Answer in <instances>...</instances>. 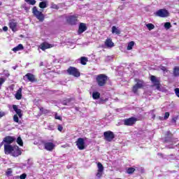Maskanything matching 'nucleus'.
<instances>
[{
    "instance_id": "f257e3e1",
    "label": "nucleus",
    "mask_w": 179,
    "mask_h": 179,
    "mask_svg": "<svg viewBox=\"0 0 179 179\" xmlns=\"http://www.w3.org/2000/svg\"><path fill=\"white\" fill-rule=\"evenodd\" d=\"M32 13L34 16H35V17H36V19L39 20V22H44V19H45L44 14H43L41 11L38 10L36 6H34L32 8Z\"/></svg>"
},
{
    "instance_id": "f03ea898",
    "label": "nucleus",
    "mask_w": 179,
    "mask_h": 179,
    "mask_svg": "<svg viewBox=\"0 0 179 179\" xmlns=\"http://www.w3.org/2000/svg\"><path fill=\"white\" fill-rule=\"evenodd\" d=\"M96 82L99 86H104L106 82H107V76L104 74L97 76Z\"/></svg>"
},
{
    "instance_id": "7ed1b4c3",
    "label": "nucleus",
    "mask_w": 179,
    "mask_h": 179,
    "mask_svg": "<svg viewBox=\"0 0 179 179\" xmlns=\"http://www.w3.org/2000/svg\"><path fill=\"white\" fill-rule=\"evenodd\" d=\"M67 72L69 75H72V76H74L75 78H79V76H80V73L75 67L70 66L68 69Z\"/></svg>"
},
{
    "instance_id": "20e7f679",
    "label": "nucleus",
    "mask_w": 179,
    "mask_h": 179,
    "mask_svg": "<svg viewBox=\"0 0 179 179\" xmlns=\"http://www.w3.org/2000/svg\"><path fill=\"white\" fill-rule=\"evenodd\" d=\"M169 13L166 9H159L155 13V16L159 17H168Z\"/></svg>"
},
{
    "instance_id": "39448f33",
    "label": "nucleus",
    "mask_w": 179,
    "mask_h": 179,
    "mask_svg": "<svg viewBox=\"0 0 179 179\" xmlns=\"http://www.w3.org/2000/svg\"><path fill=\"white\" fill-rule=\"evenodd\" d=\"M137 121L138 119L136 117H129L124 120V124L127 125V127H131L134 125Z\"/></svg>"
},
{
    "instance_id": "423d86ee",
    "label": "nucleus",
    "mask_w": 179,
    "mask_h": 179,
    "mask_svg": "<svg viewBox=\"0 0 179 179\" xmlns=\"http://www.w3.org/2000/svg\"><path fill=\"white\" fill-rule=\"evenodd\" d=\"M103 136L105 140L108 142H111V141H113V139L115 137L114 136V133L111 131H105L103 133Z\"/></svg>"
},
{
    "instance_id": "0eeeda50",
    "label": "nucleus",
    "mask_w": 179,
    "mask_h": 179,
    "mask_svg": "<svg viewBox=\"0 0 179 179\" xmlns=\"http://www.w3.org/2000/svg\"><path fill=\"white\" fill-rule=\"evenodd\" d=\"M77 148H78L79 150H84L86 148L85 145V139L82 138H78L77 141L76 142Z\"/></svg>"
},
{
    "instance_id": "6e6552de",
    "label": "nucleus",
    "mask_w": 179,
    "mask_h": 179,
    "mask_svg": "<svg viewBox=\"0 0 179 179\" xmlns=\"http://www.w3.org/2000/svg\"><path fill=\"white\" fill-rule=\"evenodd\" d=\"M15 146L10 144H4V153L5 155H11Z\"/></svg>"
},
{
    "instance_id": "1a4fd4ad",
    "label": "nucleus",
    "mask_w": 179,
    "mask_h": 179,
    "mask_svg": "<svg viewBox=\"0 0 179 179\" xmlns=\"http://www.w3.org/2000/svg\"><path fill=\"white\" fill-rule=\"evenodd\" d=\"M24 80H29V82H31L33 83L34 82H36V76L34 75L28 73L23 77Z\"/></svg>"
},
{
    "instance_id": "9d476101",
    "label": "nucleus",
    "mask_w": 179,
    "mask_h": 179,
    "mask_svg": "<svg viewBox=\"0 0 179 179\" xmlns=\"http://www.w3.org/2000/svg\"><path fill=\"white\" fill-rule=\"evenodd\" d=\"M22 155V151L19 148L17 145H14V148L13 149V151L11 152V156H13L14 157H17V156H20Z\"/></svg>"
},
{
    "instance_id": "9b49d317",
    "label": "nucleus",
    "mask_w": 179,
    "mask_h": 179,
    "mask_svg": "<svg viewBox=\"0 0 179 179\" xmlns=\"http://www.w3.org/2000/svg\"><path fill=\"white\" fill-rule=\"evenodd\" d=\"M66 22H68L69 24H76L78 22V18L75 15H70L66 17Z\"/></svg>"
},
{
    "instance_id": "f8f14e48",
    "label": "nucleus",
    "mask_w": 179,
    "mask_h": 179,
    "mask_svg": "<svg viewBox=\"0 0 179 179\" xmlns=\"http://www.w3.org/2000/svg\"><path fill=\"white\" fill-rule=\"evenodd\" d=\"M44 146L45 149L46 150H48L49 152H52V150H54V148H55V145L54 144V143L50 142L45 143Z\"/></svg>"
},
{
    "instance_id": "ddd939ff",
    "label": "nucleus",
    "mask_w": 179,
    "mask_h": 179,
    "mask_svg": "<svg viewBox=\"0 0 179 179\" xmlns=\"http://www.w3.org/2000/svg\"><path fill=\"white\" fill-rule=\"evenodd\" d=\"M15 139H16L15 137L8 136L3 138V141L6 143V145H10V143H13Z\"/></svg>"
},
{
    "instance_id": "4468645a",
    "label": "nucleus",
    "mask_w": 179,
    "mask_h": 179,
    "mask_svg": "<svg viewBox=\"0 0 179 179\" xmlns=\"http://www.w3.org/2000/svg\"><path fill=\"white\" fill-rule=\"evenodd\" d=\"M104 44H105L106 48H113V47H114V43L113 40H111V38H108L105 41Z\"/></svg>"
},
{
    "instance_id": "2eb2a0df",
    "label": "nucleus",
    "mask_w": 179,
    "mask_h": 179,
    "mask_svg": "<svg viewBox=\"0 0 179 179\" xmlns=\"http://www.w3.org/2000/svg\"><path fill=\"white\" fill-rule=\"evenodd\" d=\"M87 30V27H86V24L85 23H80L78 28V33L79 34H82L84 31H86Z\"/></svg>"
},
{
    "instance_id": "dca6fc26",
    "label": "nucleus",
    "mask_w": 179,
    "mask_h": 179,
    "mask_svg": "<svg viewBox=\"0 0 179 179\" xmlns=\"http://www.w3.org/2000/svg\"><path fill=\"white\" fill-rule=\"evenodd\" d=\"M134 80H135V82L136 83L135 84V85H136L137 87H138V88H140V89H142V87H143V86H145V83L143 82V80H139V79H136V78Z\"/></svg>"
},
{
    "instance_id": "f3484780",
    "label": "nucleus",
    "mask_w": 179,
    "mask_h": 179,
    "mask_svg": "<svg viewBox=\"0 0 179 179\" xmlns=\"http://www.w3.org/2000/svg\"><path fill=\"white\" fill-rule=\"evenodd\" d=\"M150 80L153 83L154 86L156 85H160V80L155 76H150Z\"/></svg>"
},
{
    "instance_id": "a211bd4d",
    "label": "nucleus",
    "mask_w": 179,
    "mask_h": 179,
    "mask_svg": "<svg viewBox=\"0 0 179 179\" xmlns=\"http://www.w3.org/2000/svg\"><path fill=\"white\" fill-rule=\"evenodd\" d=\"M13 108L14 111H15L16 114H17L19 118H22V117H23V114H22V110L17 108V106L13 105Z\"/></svg>"
},
{
    "instance_id": "6ab92c4d",
    "label": "nucleus",
    "mask_w": 179,
    "mask_h": 179,
    "mask_svg": "<svg viewBox=\"0 0 179 179\" xmlns=\"http://www.w3.org/2000/svg\"><path fill=\"white\" fill-rule=\"evenodd\" d=\"M52 45L49 44L48 43H43L41 45L40 48L41 50H42L43 51H45V50H47L48 48H52Z\"/></svg>"
},
{
    "instance_id": "aec40b11",
    "label": "nucleus",
    "mask_w": 179,
    "mask_h": 179,
    "mask_svg": "<svg viewBox=\"0 0 179 179\" xmlns=\"http://www.w3.org/2000/svg\"><path fill=\"white\" fill-rule=\"evenodd\" d=\"M16 26H17V23L15 21H10L9 23V27L13 31H16Z\"/></svg>"
},
{
    "instance_id": "412c9836",
    "label": "nucleus",
    "mask_w": 179,
    "mask_h": 179,
    "mask_svg": "<svg viewBox=\"0 0 179 179\" xmlns=\"http://www.w3.org/2000/svg\"><path fill=\"white\" fill-rule=\"evenodd\" d=\"M15 96L17 100H22V87L18 89Z\"/></svg>"
},
{
    "instance_id": "4be33fe9",
    "label": "nucleus",
    "mask_w": 179,
    "mask_h": 179,
    "mask_svg": "<svg viewBox=\"0 0 179 179\" xmlns=\"http://www.w3.org/2000/svg\"><path fill=\"white\" fill-rule=\"evenodd\" d=\"M24 48L23 47L22 44H19L17 46L15 47L12 49V51L14 52H17V51H21V50H23Z\"/></svg>"
},
{
    "instance_id": "5701e85b",
    "label": "nucleus",
    "mask_w": 179,
    "mask_h": 179,
    "mask_svg": "<svg viewBox=\"0 0 179 179\" xmlns=\"http://www.w3.org/2000/svg\"><path fill=\"white\" fill-rule=\"evenodd\" d=\"M112 33L113 34H121V31L118 27L113 26L112 27Z\"/></svg>"
},
{
    "instance_id": "b1692460",
    "label": "nucleus",
    "mask_w": 179,
    "mask_h": 179,
    "mask_svg": "<svg viewBox=\"0 0 179 179\" xmlns=\"http://www.w3.org/2000/svg\"><path fill=\"white\" fill-rule=\"evenodd\" d=\"M173 76L176 78L179 76V67L178 66H175L173 69Z\"/></svg>"
},
{
    "instance_id": "393cba45",
    "label": "nucleus",
    "mask_w": 179,
    "mask_h": 179,
    "mask_svg": "<svg viewBox=\"0 0 179 179\" xmlns=\"http://www.w3.org/2000/svg\"><path fill=\"white\" fill-rule=\"evenodd\" d=\"M92 98L94 99V100H97L99 99H100V93L95 92L92 93Z\"/></svg>"
},
{
    "instance_id": "a878e982",
    "label": "nucleus",
    "mask_w": 179,
    "mask_h": 179,
    "mask_svg": "<svg viewBox=\"0 0 179 179\" xmlns=\"http://www.w3.org/2000/svg\"><path fill=\"white\" fill-rule=\"evenodd\" d=\"M134 45H135V42L134 41L129 42L127 45L128 51H130V50H132V48H134Z\"/></svg>"
},
{
    "instance_id": "bb28decb",
    "label": "nucleus",
    "mask_w": 179,
    "mask_h": 179,
    "mask_svg": "<svg viewBox=\"0 0 179 179\" xmlns=\"http://www.w3.org/2000/svg\"><path fill=\"white\" fill-rule=\"evenodd\" d=\"M97 168H98V171H104V166H103V164L100 162L97 164Z\"/></svg>"
},
{
    "instance_id": "cd10ccee",
    "label": "nucleus",
    "mask_w": 179,
    "mask_h": 179,
    "mask_svg": "<svg viewBox=\"0 0 179 179\" xmlns=\"http://www.w3.org/2000/svg\"><path fill=\"white\" fill-rule=\"evenodd\" d=\"M39 8H41V9H44L47 8V3L45 1L41 2L39 3Z\"/></svg>"
},
{
    "instance_id": "c85d7f7f",
    "label": "nucleus",
    "mask_w": 179,
    "mask_h": 179,
    "mask_svg": "<svg viewBox=\"0 0 179 179\" xmlns=\"http://www.w3.org/2000/svg\"><path fill=\"white\" fill-rule=\"evenodd\" d=\"M86 62H87V58L82 57L80 59V64H82V65H86Z\"/></svg>"
},
{
    "instance_id": "c756f323",
    "label": "nucleus",
    "mask_w": 179,
    "mask_h": 179,
    "mask_svg": "<svg viewBox=\"0 0 179 179\" xmlns=\"http://www.w3.org/2000/svg\"><path fill=\"white\" fill-rule=\"evenodd\" d=\"M169 117H170V113H165L164 117H159V120H168Z\"/></svg>"
},
{
    "instance_id": "7c9ffc66",
    "label": "nucleus",
    "mask_w": 179,
    "mask_h": 179,
    "mask_svg": "<svg viewBox=\"0 0 179 179\" xmlns=\"http://www.w3.org/2000/svg\"><path fill=\"white\" fill-rule=\"evenodd\" d=\"M146 27L147 29H148V30H153V29H155V25L153 24L149 23L146 24Z\"/></svg>"
},
{
    "instance_id": "2f4dec72",
    "label": "nucleus",
    "mask_w": 179,
    "mask_h": 179,
    "mask_svg": "<svg viewBox=\"0 0 179 179\" xmlns=\"http://www.w3.org/2000/svg\"><path fill=\"white\" fill-rule=\"evenodd\" d=\"M13 121L14 122H17V124H22V122H20V121L19 120V117H17V115H14Z\"/></svg>"
},
{
    "instance_id": "473e14b6",
    "label": "nucleus",
    "mask_w": 179,
    "mask_h": 179,
    "mask_svg": "<svg viewBox=\"0 0 179 179\" xmlns=\"http://www.w3.org/2000/svg\"><path fill=\"white\" fill-rule=\"evenodd\" d=\"M164 28L166 30H169V29H171V24L170 22H165L164 24Z\"/></svg>"
},
{
    "instance_id": "72a5a7b5",
    "label": "nucleus",
    "mask_w": 179,
    "mask_h": 179,
    "mask_svg": "<svg viewBox=\"0 0 179 179\" xmlns=\"http://www.w3.org/2000/svg\"><path fill=\"white\" fill-rule=\"evenodd\" d=\"M17 143H18V145H20V146H23V141L22 140V138L18 137L17 138Z\"/></svg>"
},
{
    "instance_id": "f704fd0d",
    "label": "nucleus",
    "mask_w": 179,
    "mask_h": 179,
    "mask_svg": "<svg viewBox=\"0 0 179 179\" xmlns=\"http://www.w3.org/2000/svg\"><path fill=\"white\" fill-rule=\"evenodd\" d=\"M29 5H36V0H24Z\"/></svg>"
},
{
    "instance_id": "c9c22d12",
    "label": "nucleus",
    "mask_w": 179,
    "mask_h": 179,
    "mask_svg": "<svg viewBox=\"0 0 179 179\" xmlns=\"http://www.w3.org/2000/svg\"><path fill=\"white\" fill-rule=\"evenodd\" d=\"M134 171H135V169H134V168H129L127 170V174H132V173H134Z\"/></svg>"
},
{
    "instance_id": "e433bc0d",
    "label": "nucleus",
    "mask_w": 179,
    "mask_h": 179,
    "mask_svg": "<svg viewBox=\"0 0 179 179\" xmlns=\"http://www.w3.org/2000/svg\"><path fill=\"white\" fill-rule=\"evenodd\" d=\"M101 176H103V171H97V173H96V176L98 178H101Z\"/></svg>"
},
{
    "instance_id": "4c0bfd02",
    "label": "nucleus",
    "mask_w": 179,
    "mask_h": 179,
    "mask_svg": "<svg viewBox=\"0 0 179 179\" xmlns=\"http://www.w3.org/2000/svg\"><path fill=\"white\" fill-rule=\"evenodd\" d=\"M5 83V78H0V90L1 87H2V85Z\"/></svg>"
},
{
    "instance_id": "58836bf2",
    "label": "nucleus",
    "mask_w": 179,
    "mask_h": 179,
    "mask_svg": "<svg viewBox=\"0 0 179 179\" xmlns=\"http://www.w3.org/2000/svg\"><path fill=\"white\" fill-rule=\"evenodd\" d=\"M138 89H141V88H138V87H137L136 85H134V86L133 87V89H132L133 92H134V93H138Z\"/></svg>"
},
{
    "instance_id": "ea45409f",
    "label": "nucleus",
    "mask_w": 179,
    "mask_h": 179,
    "mask_svg": "<svg viewBox=\"0 0 179 179\" xmlns=\"http://www.w3.org/2000/svg\"><path fill=\"white\" fill-rule=\"evenodd\" d=\"M68 103H71V99H66L63 101L64 106H68Z\"/></svg>"
},
{
    "instance_id": "a19ab883",
    "label": "nucleus",
    "mask_w": 179,
    "mask_h": 179,
    "mask_svg": "<svg viewBox=\"0 0 179 179\" xmlns=\"http://www.w3.org/2000/svg\"><path fill=\"white\" fill-rule=\"evenodd\" d=\"M12 175V169H8L6 171V176H11Z\"/></svg>"
},
{
    "instance_id": "79ce46f5",
    "label": "nucleus",
    "mask_w": 179,
    "mask_h": 179,
    "mask_svg": "<svg viewBox=\"0 0 179 179\" xmlns=\"http://www.w3.org/2000/svg\"><path fill=\"white\" fill-rule=\"evenodd\" d=\"M27 177V175L26 173H22L21 176H20V179H26Z\"/></svg>"
},
{
    "instance_id": "37998d69",
    "label": "nucleus",
    "mask_w": 179,
    "mask_h": 179,
    "mask_svg": "<svg viewBox=\"0 0 179 179\" xmlns=\"http://www.w3.org/2000/svg\"><path fill=\"white\" fill-rule=\"evenodd\" d=\"M175 94L177 96V97H179V88H176L174 90Z\"/></svg>"
},
{
    "instance_id": "c03bdc74",
    "label": "nucleus",
    "mask_w": 179,
    "mask_h": 179,
    "mask_svg": "<svg viewBox=\"0 0 179 179\" xmlns=\"http://www.w3.org/2000/svg\"><path fill=\"white\" fill-rule=\"evenodd\" d=\"M57 129L58 131H59L60 132H62V131L64 129V127H62V126L61 124H59L57 126Z\"/></svg>"
},
{
    "instance_id": "a18cd8bd",
    "label": "nucleus",
    "mask_w": 179,
    "mask_h": 179,
    "mask_svg": "<svg viewBox=\"0 0 179 179\" xmlns=\"http://www.w3.org/2000/svg\"><path fill=\"white\" fill-rule=\"evenodd\" d=\"M177 120H178V116L174 117L172 119V122H173L174 124H176V122H177Z\"/></svg>"
},
{
    "instance_id": "49530a36",
    "label": "nucleus",
    "mask_w": 179,
    "mask_h": 179,
    "mask_svg": "<svg viewBox=\"0 0 179 179\" xmlns=\"http://www.w3.org/2000/svg\"><path fill=\"white\" fill-rule=\"evenodd\" d=\"M48 129H49V131H54L55 128L53 125H49L48 127Z\"/></svg>"
},
{
    "instance_id": "de8ad7c7",
    "label": "nucleus",
    "mask_w": 179,
    "mask_h": 179,
    "mask_svg": "<svg viewBox=\"0 0 179 179\" xmlns=\"http://www.w3.org/2000/svg\"><path fill=\"white\" fill-rule=\"evenodd\" d=\"M51 8L52 9H58V6L57 4H52Z\"/></svg>"
},
{
    "instance_id": "09e8293b",
    "label": "nucleus",
    "mask_w": 179,
    "mask_h": 179,
    "mask_svg": "<svg viewBox=\"0 0 179 179\" xmlns=\"http://www.w3.org/2000/svg\"><path fill=\"white\" fill-rule=\"evenodd\" d=\"M6 113L5 112H0V118H2V117H5Z\"/></svg>"
},
{
    "instance_id": "8fccbe9b",
    "label": "nucleus",
    "mask_w": 179,
    "mask_h": 179,
    "mask_svg": "<svg viewBox=\"0 0 179 179\" xmlns=\"http://www.w3.org/2000/svg\"><path fill=\"white\" fill-rule=\"evenodd\" d=\"M23 8L24 9V10H26V12H29V9H30V8H29V7H27V6H23Z\"/></svg>"
},
{
    "instance_id": "3c124183",
    "label": "nucleus",
    "mask_w": 179,
    "mask_h": 179,
    "mask_svg": "<svg viewBox=\"0 0 179 179\" xmlns=\"http://www.w3.org/2000/svg\"><path fill=\"white\" fill-rule=\"evenodd\" d=\"M55 119L56 120H62V117H61V116H59L57 114L55 115Z\"/></svg>"
},
{
    "instance_id": "603ef678",
    "label": "nucleus",
    "mask_w": 179,
    "mask_h": 179,
    "mask_svg": "<svg viewBox=\"0 0 179 179\" xmlns=\"http://www.w3.org/2000/svg\"><path fill=\"white\" fill-rule=\"evenodd\" d=\"M162 71H163L164 72H165V71H167V69L165 66H162L161 67Z\"/></svg>"
},
{
    "instance_id": "864d4df0",
    "label": "nucleus",
    "mask_w": 179,
    "mask_h": 179,
    "mask_svg": "<svg viewBox=\"0 0 179 179\" xmlns=\"http://www.w3.org/2000/svg\"><path fill=\"white\" fill-rule=\"evenodd\" d=\"M157 90H160V85H155Z\"/></svg>"
},
{
    "instance_id": "5fc2aeb1",
    "label": "nucleus",
    "mask_w": 179,
    "mask_h": 179,
    "mask_svg": "<svg viewBox=\"0 0 179 179\" xmlns=\"http://www.w3.org/2000/svg\"><path fill=\"white\" fill-rule=\"evenodd\" d=\"M3 31H8V27H3Z\"/></svg>"
},
{
    "instance_id": "6e6d98bb",
    "label": "nucleus",
    "mask_w": 179,
    "mask_h": 179,
    "mask_svg": "<svg viewBox=\"0 0 179 179\" xmlns=\"http://www.w3.org/2000/svg\"><path fill=\"white\" fill-rule=\"evenodd\" d=\"M19 178H20V176H16L13 177V179H19Z\"/></svg>"
},
{
    "instance_id": "4d7b16f0",
    "label": "nucleus",
    "mask_w": 179,
    "mask_h": 179,
    "mask_svg": "<svg viewBox=\"0 0 179 179\" xmlns=\"http://www.w3.org/2000/svg\"><path fill=\"white\" fill-rule=\"evenodd\" d=\"M3 143H4V142L2 141V142L0 143V149H1V146H3Z\"/></svg>"
},
{
    "instance_id": "13d9d810",
    "label": "nucleus",
    "mask_w": 179,
    "mask_h": 179,
    "mask_svg": "<svg viewBox=\"0 0 179 179\" xmlns=\"http://www.w3.org/2000/svg\"><path fill=\"white\" fill-rule=\"evenodd\" d=\"M41 66H43V62L41 63Z\"/></svg>"
},
{
    "instance_id": "bf43d9fd",
    "label": "nucleus",
    "mask_w": 179,
    "mask_h": 179,
    "mask_svg": "<svg viewBox=\"0 0 179 179\" xmlns=\"http://www.w3.org/2000/svg\"><path fill=\"white\" fill-rule=\"evenodd\" d=\"M13 69H16V67H13Z\"/></svg>"
}]
</instances>
